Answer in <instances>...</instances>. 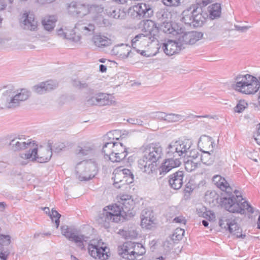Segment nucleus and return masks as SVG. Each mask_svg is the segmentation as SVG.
<instances>
[{"instance_id":"obj_32","label":"nucleus","mask_w":260,"mask_h":260,"mask_svg":"<svg viewBox=\"0 0 260 260\" xmlns=\"http://www.w3.org/2000/svg\"><path fill=\"white\" fill-rule=\"evenodd\" d=\"M57 18L55 16H47L42 20V23L45 30L51 31L55 27Z\"/></svg>"},{"instance_id":"obj_58","label":"nucleus","mask_w":260,"mask_h":260,"mask_svg":"<svg viewBox=\"0 0 260 260\" xmlns=\"http://www.w3.org/2000/svg\"><path fill=\"white\" fill-rule=\"evenodd\" d=\"M10 252L8 251H4L3 248L0 249V258L2 260H7Z\"/></svg>"},{"instance_id":"obj_12","label":"nucleus","mask_w":260,"mask_h":260,"mask_svg":"<svg viewBox=\"0 0 260 260\" xmlns=\"http://www.w3.org/2000/svg\"><path fill=\"white\" fill-rule=\"evenodd\" d=\"M95 29V24L92 21L83 19L79 21L75 25L72 32L77 35L91 36L94 34Z\"/></svg>"},{"instance_id":"obj_4","label":"nucleus","mask_w":260,"mask_h":260,"mask_svg":"<svg viewBox=\"0 0 260 260\" xmlns=\"http://www.w3.org/2000/svg\"><path fill=\"white\" fill-rule=\"evenodd\" d=\"M52 155V148L50 144L47 147L40 146L39 147H34L29 149L25 153L20 154V159L19 163L22 165H25L29 161H37L40 163L48 161Z\"/></svg>"},{"instance_id":"obj_17","label":"nucleus","mask_w":260,"mask_h":260,"mask_svg":"<svg viewBox=\"0 0 260 260\" xmlns=\"http://www.w3.org/2000/svg\"><path fill=\"white\" fill-rule=\"evenodd\" d=\"M67 9L70 14L82 17L88 14V7L84 4L72 2L68 5Z\"/></svg>"},{"instance_id":"obj_23","label":"nucleus","mask_w":260,"mask_h":260,"mask_svg":"<svg viewBox=\"0 0 260 260\" xmlns=\"http://www.w3.org/2000/svg\"><path fill=\"white\" fill-rule=\"evenodd\" d=\"M133 242H126L123 245L121 249L118 250L119 254L125 260L135 259L133 253Z\"/></svg>"},{"instance_id":"obj_61","label":"nucleus","mask_w":260,"mask_h":260,"mask_svg":"<svg viewBox=\"0 0 260 260\" xmlns=\"http://www.w3.org/2000/svg\"><path fill=\"white\" fill-rule=\"evenodd\" d=\"M254 139L256 142L260 145V125L257 131V133L255 135H254Z\"/></svg>"},{"instance_id":"obj_60","label":"nucleus","mask_w":260,"mask_h":260,"mask_svg":"<svg viewBox=\"0 0 260 260\" xmlns=\"http://www.w3.org/2000/svg\"><path fill=\"white\" fill-rule=\"evenodd\" d=\"M66 147V145L64 143H58L55 148V151L57 152L62 150Z\"/></svg>"},{"instance_id":"obj_40","label":"nucleus","mask_w":260,"mask_h":260,"mask_svg":"<svg viewBox=\"0 0 260 260\" xmlns=\"http://www.w3.org/2000/svg\"><path fill=\"white\" fill-rule=\"evenodd\" d=\"M184 233V230L181 228H177L171 235V239L174 242L177 243L182 239Z\"/></svg>"},{"instance_id":"obj_47","label":"nucleus","mask_w":260,"mask_h":260,"mask_svg":"<svg viewBox=\"0 0 260 260\" xmlns=\"http://www.w3.org/2000/svg\"><path fill=\"white\" fill-rule=\"evenodd\" d=\"M190 37H189V45L193 44L198 41L200 38L203 37L204 34L201 32H190Z\"/></svg>"},{"instance_id":"obj_54","label":"nucleus","mask_w":260,"mask_h":260,"mask_svg":"<svg viewBox=\"0 0 260 260\" xmlns=\"http://www.w3.org/2000/svg\"><path fill=\"white\" fill-rule=\"evenodd\" d=\"M98 94H96L94 96L89 98L86 101L87 104L88 105L92 106V105H98Z\"/></svg>"},{"instance_id":"obj_24","label":"nucleus","mask_w":260,"mask_h":260,"mask_svg":"<svg viewBox=\"0 0 260 260\" xmlns=\"http://www.w3.org/2000/svg\"><path fill=\"white\" fill-rule=\"evenodd\" d=\"M135 11L137 12L140 17L150 18L153 15V11L151 7L145 3H139L135 7Z\"/></svg>"},{"instance_id":"obj_21","label":"nucleus","mask_w":260,"mask_h":260,"mask_svg":"<svg viewBox=\"0 0 260 260\" xmlns=\"http://www.w3.org/2000/svg\"><path fill=\"white\" fill-rule=\"evenodd\" d=\"M141 225L143 228L150 229L152 225L154 224L153 213L151 210H143L141 213Z\"/></svg>"},{"instance_id":"obj_46","label":"nucleus","mask_w":260,"mask_h":260,"mask_svg":"<svg viewBox=\"0 0 260 260\" xmlns=\"http://www.w3.org/2000/svg\"><path fill=\"white\" fill-rule=\"evenodd\" d=\"M248 104L245 100H240L234 108V111L237 113L242 112L247 108Z\"/></svg>"},{"instance_id":"obj_18","label":"nucleus","mask_w":260,"mask_h":260,"mask_svg":"<svg viewBox=\"0 0 260 260\" xmlns=\"http://www.w3.org/2000/svg\"><path fill=\"white\" fill-rule=\"evenodd\" d=\"M114 175V177L112 178L114 180L113 185L117 188L126 189L127 186L132 183V179L125 178L120 170L117 171Z\"/></svg>"},{"instance_id":"obj_16","label":"nucleus","mask_w":260,"mask_h":260,"mask_svg":"<svg viewBox=\"0 0 260 260\" xmlns=\"http://www.w3.org/2000/svg\"><path fill=\"white\" fill-rule=\"evenodd\" d=\"M21 27L25 30L35 31L37 29L38 22L33 14L25 12L20 18Z\"/></svg>"},{"instance_id":"obj_22","label":"nucleus","mask_w":260,"mask_h":260,"mask_svg":"<svg viewBox=\"0 0 260 260\" xmlns=\"http://www.w3.org/2000/svg\"><path fill=\"white\" fill-rule=\"evenodd\" d=\"M162 48L165 53L169 56L178 53L182 48L177 41L169 40L165 43L163 44Z\"/></svg>"},{"instance_id":"obj_57","label":"nucleus","mask_w":260,"mask_h":260,"mask_svg":"<svg viewBox=\"0 0 260 260\" xmlns=\"http://www.w3.org/2000/svg\"><path fill=\"white\" fill-rule=\"evenodd\" d=\"M128 47L127 46H126L125 47V48H120L119 52V56L122 58H126L128 56H129V54L131 52V50H128V49H126V51H127V53H122V51L123 50H124L125 49H126Z\"/></svg>"},{"instance_id":"obj_29","label":"nucleus","mask_w":260,"mask_h":260,"mask_svg":"<svg viewBox=\"0 0 260 260\" xmlns=\"http://www.w3.org/2000/svg\"><path fill=\"white\" fill-rule=\"evenodd\" d=\"M193 26H199L202 25L205 21V18L202 15V9L201 7L193 6Z\"/></svg>"},{"instance_id":"obj_9","label":"nucleus","mask_w":260,"mask_h":260,"mask_svg":"<svg viewBox=\"0 0 260 260\" xmlns=\"http://www.w3.org/2000/svg\"><path fill=\"white\" fill-rule=\"evenodd\" d=\"M134 203L131 196L127 194L122 195L117 203L112 205V207L116 209V211L120 212V218L123 217L126 214L131 213V210L133 209Z\"/></svg>"},{"instance_id":"obj_49","label":"nucleus","mask_w":260,"mask_h":260,"mask_svg":"<svg viewBox=\"0 0 260 260\" xmlns=\"http://www.w3.org/2000/svg\"><path fill=\"white\" fill-rule=\"evenodd\" d=\"M108 15L113 18H118L119 17V11L115 8L111 7L106 10Z\"/></svg>"},{"instance_id":"obj_51","label":"nucleus","mask_w":260,"mask_h":260,"mask_svg":"<svg viewBox=\"0 0 260 260\" xmlns=\"http://www.w3.org/2000/svg\"><path fill=\"white\" fill-rule=\"evenodd\" d=\"M73 85L80 89L86 88L88 87V84L86 82L76 79L73 81Z\"/></svg>"},{"instance_id":"obj_6","label":"nucleus","mask_w":260,"mask_h":260,"mask_svg":"<svg viewBox=\"0 0 260 260\" xmlns=\"http://www.w3.org/2000/svg\"><path fill=\"white\" fill-rule=\"evenodd\" d=\"M235 80L236 89L243 93L254 94L260 87V77L258 79L248 74L238 75L235 77Z\"/></svg>"},{"instance_id":"obj_64","label":"nucleus","mask_w":260,"mask_h":260,"mask_svg":"<svg viewBox=\"0 0 260 260\" xmlns=\"http://www.w3.org/2000/svg\"><path fill=\"white\" fill-rule=\"evenodd\" d=\"M50 232H47V233H39V234H35L34 235V237L35 238H37L40 236H42V237H44L45 236H50L51 235Z\"/></svg>"},{"instance_id":"obj_36","label":"nucleus","mask_w":260,"mask_h":260,"mask_svg":"<svg viewBox=\"0 0 260 260\" xmlns=\"http://www.w3.org/2000/svg\"><path fill=\"white\" fill-rule=\"evenodd\" d=\"M199 143H202L203 144V148L210 151V152H213V149L215 144L211 137L204 136L203 140L200 139Z\"/></svg>"},{"instance_id":"obj_19","label":"nucleus","mask_w":260,"mask_h":260,"mask_svg":"<svg viewBox=\"0 0 260 260\" xmlns=\"http://www.w3.org/2000/svg\"><path fill=\"white\" fill-rule=\"evenodd\" d=\"M23 139L20 137L12 139L9 143L11 149L15 151H20L27 148L31 149V142H29V140L27 142L23 141Z\"/></svg>"},{"instance_id":"obj_31","label":"nucleus","mask_w":260,"mask_h":260,"mask_svg":"<svg viewBox=\"0 0 260 260\" xmlns=\"http://www.w3.org/2000/svg\"><path fill=\"white\" fill-rule=\"evenodd\" d=\"M94 45L99 47L109 46L111 44V41L107 37L101 35H94L92 38Z\"/></svg>"},{"instance_id":"obj_53","label":"nucleus","mask_w":260,"mask_h":260,"mask_svg":"<svg viewBox=\"0 0 260 260\" xmlns=\"http://www.w3.org/2000/svg\"><path fill=\"white\" fill-rule=\"evenodd\" d=\"M161 29L165 33L170 34L172 30V25L170 22H164L161 25Z\"/></svg>"},{"instance_id":"obj_63","label":"nucleus","mask_w":260,"mask_h":260,"mask_svg":"<svg viewBox=\"0 0 260 260\" xmlns=\"http://www.w3.org/2000/svg\"><path fill=\"white\" fill-rule=\"evenodd\" d=\"M113 136V132H109L107 133V134L105 136V140H106L108 138L109 139L114 140L115 138H114Z\"/></svg>"},{"instance_id":"obj_10","label":"nucleus","mask_w":260,"mask_h":260,"mask_svg":"<svg viewBox=\"0 0 260 260\" xmlns=\"http://www.w3.org/2000/svg\"><path fill=\"white\" fill-rule=\"evenodd\" d=\"M111 207V211L108 212L104 210L102 213L99 214L97 219L99 223L106 229L110 226V222L117 223L121 220L120 212L116 211V209H114L112 206Z\"/></svg>"},{"instance_id":"obj_27","label":"nucleus","mask_w":260,"mask_h":260,"mask_svg":"<svg viewBox=\"0 0 260 260\" xmlns=\"http://www.w3.org/2000/svg\"><path fill=\"white\" fill-rule=\"evenodd\" d=\"M94 150V146L89 143L82 144L76 149V154L80 156H85L91 154Z\"/></svg>"},{"instance_id":"obj_11","label":"nucleus","mask_w":260,"mask_h":260,"mask_svg":"<svg viewBox=\"0 0 260 260\" xmlns=\"http://www.w3.org/2000/svg\"><path fill=\"white\" fill-rule=\"evenodd\" d=\"M61 232L70 241L76 243L79 248L82 249L84 248L83 242L87 241L88 238L87 236L79 234L77 231L69 229L67 225L61 226Z\"/></svg>"},{"instance_id":"obj_52","label":"nucleus","mask_w":260,"mask_h":260,"mask_svg":"<svg viewBox=\"0 0 260 260\" xmlns=\"http://www.w3.org/2000/svg\"><path fill=\"white\" fill-rule=\"evenodd\" d=\"M120 171L122 173L123 176L125 177V178L128 179V178H131L132 179V183L134 181V176L130 170L123 169Z\"/></svg>"},{"instance_id":"obj_56","label":"nucleus","mask_w":260,"mask_h":260,"mask_svg":"<svg viewBox=\"0 0 260 260\" xmlns=\"http://www.w3.org/2000/svg\"><path fill=\"white\" fill-rule=\"evenodd\" d=\"M153 116L156 119L166 121L167 113L162 112H156L154 114Z\"/></svg>"},{"instance_id":"obj_50","label":"nucleus","mask_w":260,"mask_h":260,"mask_svg":"<svg viewBox=\"0 0 260 260\" xmlns=\"http://www.w3.org/2000/svg\"><path fill=\"white\" fill-rule=\"evenodd\" d=\"M11 242L10 236L0 235V245L8 246L11 243Z\"/></svg>"},{"instance_id":"obj_28","label":"nucleus","mask_w":260,"mask_h":260,"mask_svg":"<svg viewBox=\"0 0 260 260\" xmlns=\"http://www.w3.org/2000/svg\"><path fill=\"white\" fill-rule=\"evenodd\" d=\"M193 6L184 10L182 13L181 21L186 24L193 25V15H194Z\"/></svg>"},{"instance_id":"obj_34","label":"nucleus","mask_w":260,"mask_h":260,"mask_svg":"<svg viewBox=\"0 0 260 260\" xmlns=\"http://www.w3.org/2000/svg\"><path fill=\"white\" fill-rule=\"evenodd\" d=\"M209 17L214 19L220 17L221 14V6L219 4L215 3L208 7Z\"/></svg>"},{"instance_id":"obj_55","label":"nucleus","mask_w":260,"mask_h":260,"mask_svg":"<svg viewBox=\"0 0 260 260\" xmlns=\"http://www.w3.org/2000/svg\"><path fill=\"white\" fill-rule=\"evenodd\" d=\"M162 2L167 6H176L180 3V0H162Z\"/></svg>"},{"instance_id":"obj_41","label":"nucleus","mask_w":260,"mask_h":260,"mask_svg":"<svg viewBox=\"0 0 260 260\" xmlns=\"http://www.w3.org/2000/svg\"><path fill=\"white\" fill-rule=\"evenodd\" d=\"M218 35V30L215 27H211L205 33V37L204 38L209 40H214Z\"/></svg>"},{"instance_id":"obj_43","label":"nucleus","mask_w":260,"mask_h":260,"mask_svg":"<svg viewBox=\"0 0 260 260\" xmlns=\"http://www.w3.org/2000/svg\"><path fill=\"white\" fill-rule=\"evenodd\" d=\"M184 120V116L175 113L167 114L166 121L168 122H175Z\"/></svg>"},{"instance_id":"obj_39","label":"nucleus","mask_w":260,"mask_h":260,"mask_svg":"<svg viewBox=\"0 0 260 260\" xmlns=\"http://www.w3.org/2000/svg\"><path fill=\"white\" fill-rule=\"evenodd\" d=\"M190 32H185L180 34L177 38V42L181 46V48H184V45L189 44V37H190Z\"/></svg>"},{"instance_id":"obj_1","label":"nucleus","mask_w":260,"mask_h":260,"mask_svg":"<svg viewBox=\"0 0 260 260\" xmlns=\"http://www.w3.org/2000/svg\"><path fill=\"white\" fill-rule=\"evenodd\" d=\"M212 181L221 190L224 191L226 197L221 198V205L230 212L244 214L245 210L250 213H254L253 207L247 201H244L241 193L235 189L234 191L224 178L215 175Z\"/></svg>"},{"instance_id":"obj_8","label":"nucleus","mask_w":260,"mask_h":260,"mask_svg":"<svg viewBox=\"0 0 260 260\" xmlns=\"http://www.w3.org/2000/svg\"><path fill=\"white\" fill-rule=\"evenodd\" d=\"M238 219L233 215L227 214L219 219V225L222 229L228 231L231 234L235 235L237 238H244L245 235L241 234V229L238 223Z\"/></svg>"},{"instance_id":"obj_35","label":"nucleus","mask_w":260,"mask_h":260,"mask_svg":"<svg viewBox=\"0 0 260 260\" xmlns=\"http://www.w3.org/2000/svg\"><path fill=\"white\" fill-rule=\"evenodd\" d=\"M210 151L202 150L201 160L202 162L206 165H212L214 161V155L210 152Z\"/></svg>"},{"instance_id":"obj_44","label":"nucleus","mask_w":260,"mask_h":260,"mask_svg":"<svg viewBox=\"0 0 260 260\" xmlns=\"http://www.w3.org/2000/svg\"><path fill=\"white\" fill-rule=\"evenodd\" d=\"M198 162L190 159L184 162L185 169L188 172L194 171L198 168Z\"/></svg>"},{"instance_id":"obj_25","label":"nucleus","mask_w":260,"mask_h":260,"mask_svg":"<svg viewBox=\"0 0 260 260\" xmlns=\"http://www.w3.org/2000/svg\"><path fill=\"white\" fill-rule=\"evenodd\" d=\"M56 87V84L52 81L41 82L32 87L34 92L38 94H43Z\"/></svg>"},{"instance_id":"obj_3","label":"nucleus","mask_w":260,"mask_h":260,"mask_svg":"<svg viewBox=\"0 0 260 260\" xmlns=\"http://www.w3.org/2000/svg\"><path fill=\"white\" fill-rule=\"evenodd\" d=\"M141 151L143 156L138 160V166L143 172L149 174L155 170L156 162L162 155V147L151 143L143 145Z\"/></svg>"},{"instance_id":"obj_37","label":"nucleus","mask_w":260,"mask_h":260,"mask_svg":"<svg viewBox=\"0 0 260 260\" xmlns=\"http://www.w3.org/2000/svg\"><path fill=\"white\" fill-rule=\"evenodd\" d=\"M115 142L112 141L106 142L103 147L102 152L104 153L105 156H107L109 159L113 153Z\"/></svg>"},{"instance_id":"obj_48","label":"nucleus","mask_w":260,"mask_h":260,"mask_svg":"<svg viewBox=\"0 0 260 260\" xmlns=\"http://www.w3.org/2000/svg\"><path fill=\"white\" fill-rule=\"evenodd\" d=\"M50 217L53 220L55 218V223L56 228H58L59 225V218L61 215L56 210L52 209L51 213L49 214Z\"/></svg>"},{"instance_id":"obj_42","label":"nucleus","mask_w":260,"mask_h":260,"mask_svg":"<svg viewBox=\"0 0 260 260\" xmlns=\"http://www.w3.org/2000/svg\"><path fill=\"white\" fill-rule=\"evenodd\" d=\"M124 153L125 154V155L127 156V149L125 146L123 145V143L122 142H115V145L113 149V153Z\"/></svg>"},{"instance_id":"obj_59","label":"nucleus","mask_w":260,"mask_h":260,"mask_svg":"<svg viewBox=\"0 0 260 260\" xmlns=\"http://www.w3.org/2000/svg\"><path fill=\"white\" fill-rule=\"evenodd\" d=\"M174 221L176 222L182 223L185 224L186 223V220L183 216L176 217L174 219Z\"/></svg>"},{"instance_id":"obj_30","label":"nucleus","mask_w":260,"mask_h":260,"mask_svg":"<svg viewBox=\"0 0 260 260\" xmlns=\"http://www.w3.org/2000/svg\"><path fill=\"white\" fill-rule=\"evenodd\" d=\"M57 32L59 36L63 38L70 40L74 42H78L80 40V36L77 35L75 32H72V30L71 31L66 30V31H64L62 28H60L57 30Z\"/></svg>"},{"instance_id":"obj_5","label":"nucleus","mask_w":260,"mask_h":260,"mask_svg":"<svg viewBox=\"0 0 260 260\" xmlns=\"http://www.w3.org/2000/svg\"><path fill=\"white\" fill-rule=\"evenodd\" d=\"M30 95L29 91L25 88L8 89L3 94L2 103L6 108L14 109L19 107L21 102L27 100Z\"/></svg>"},{"instance_id":"obj_62","label":"nucleus","mask_w":260,"mask_h":260,"mask_svg":"<svg viewBox=\"0 0 260 260\" xmlns=\"http://www.w3.org/2000/svg\"><path fill=\"white\" fill-rule=\"evenodd\" d=\"M250 26H236V29L242 32L246 31L249 28Z\"/></svg>"},{"instance_id":"obj_2","label":"nucleus","mask_w":260,"mask_h":260,"mask_svg":"<svg viewBox=\"0 0 260 260\" xmlns=\"http://www.w3.org/2000/svg\"><path fill=\"white\" fill-rule=\"evenodd\" d=\"M193 143L191 139H185L173 142L167 148V158L160 168V174H166L173 168L179 167L183 157L190 156L193 150Z\"/></svg>"},{"instance_id":"obj_20","label":"nucleus","mask_w":260,"mask_h":260,"mask_svg":"<svg viewBox=\"0 0 260 260\" xmlns=\"http://www.w3.org/2000/svg\"><path fill=\"white\" fill-rule=\"evenodd\" d=\"M184 173L183 171H177L170 175L169 183L172 188L177 190L180 189L183 185Z\"/></svg>"},{"instance_id":"obj_45","label":"nucleus","mask_w":260,"mask_h":260,"mask_svg":"<svg viewBox=\"0 0 260 260\" xmlns=\"http://www.w3.org/2000/svg\"><path fill=\"white\" fill-rule=\"evenodd\" d=\"M125 154L124 153H112L111 156H110L109 160L113 162H120L126 157Z\"/></svg>"},{"instance_id":"obj_13","label":"nucleus","mask_w":260,"mask_h":260,"mask_svg":"<svg viewBox=\"0 0 260 260\" xmlns=\"http://www.w3.org/2000/svg\"><path fill=\"white\" fill-rule=\"evenodd\" d=\"M139 26L142 32L151 37L152 40H157L159 28L154 21L150 19L142 20Z\"/></svg>"},{"instance_id":"obj_15","label":"nucleus","mask_w":260,"mask_h":260,"mask_svg":"<svg viewBox=\"0 0 260 260\" xmlns=\"http://www.w3.org/2000/svg\"><path fill=\"white\" fill-rule=\"evenodd\" d=\"M104 12V8L101 6L92 5L88 7V14L91 15L92 22H94L97 25L105 26L107 20L104 19L102 14Z\"/></svg>"},{"instance_id":"obj_14","label":"nucleus","mask_w":260,"mask_h":260,"mask_svg":"<svg viewBox=\"0 0 260 260\" xmlns=\"http://www.w3.org/2000/svg\"><path fill=\"white\" fill-rule=\"evenodd\" d=\"M100 242L93 240L90 241L88 245V251L90 255L94 258L106 260L109 255L106 251V247L100 246Z\"/></svg>"},{"instance_id":"obj_38","label":"nucleus","mask_w":260,"mask_h":260,"mask_svg":"<svg viewBox=\"0 0 260 260\" xmlns=\"http://www.w3.org/2000/svg\"><path fill=\"white\" fill-rule=\"evenodd\" d=\"M133 250L134 251L133 253L135 259H136L138 256L143 255L146 252L145 247L140 243H135L133 242Z\"/></svg>"},{"instance_id":"obj_7","label":"nucleus","mask_w":260,"mask_h":260,"mask_svg":"<svg viewBox=\"0 0 260 260\" xmlns=\"http://www.w3.org/2000/svg\"><path fill=\"white\" fill-rule=\"evenodd\" d=\"M76 177L80 181H88L93 178L98 172V165L91 160L83 161L76 167Z\"/></svg>"},{"instance_id":"obj_33","label":"nucleus","mask_w":260,"mask_h":260,"mask_svg":"<svg viewBox=\"0 0 260 260\" xmlns=\"http://www.w3.org/2000/svg\"><path fill=\"white\" fill-rule=\"evenodd\" d=\"M98 106H102L112 104V96L108 94L100 93L98 94Z\"/></svg>"},{"instance_id":"obj_26","label":"nucleus","mask_w":260,"mask_h":260,"mask_svg":"<svg viewBox=\"0 0 260 260\" xmlns=\"http://www.w3.org/2000/svg\"><path fill=\"white\" fill-rule=\"evenodd\" d=\"M154 41L152 40V39L148 35L142 32L136 36L132 39V46L134 49H136L138 44L148 46L149 43H152Z\"/></svg>"}]
</instances>
